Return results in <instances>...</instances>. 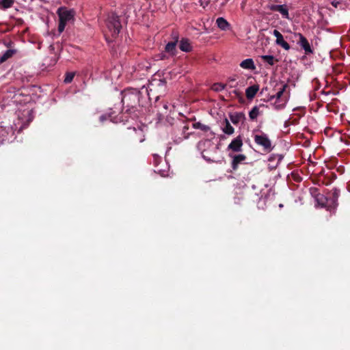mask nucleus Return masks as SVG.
<instances>
[{"mask_svg": "<svg viewBox=\"0 0 350 350\" xmlns=\"http://www.w3.org/2000/svg\"><path fill=\"white\" fill-rule=\"evenodd\" d=\"M193 128L199 129L204 131H208L210 130V128L208 126L204 125L200 122H196L193 124Z\"/></svg>", "mask_w": 350, "mask_h": 350, "instance_id": "nucleus-22", "label": "nucleus"}, {"mask_svg": "<svg viewBox=\"0 0 350 350\" xmlns=\"http://www.w3.org/2000/svg\"><path fill=\"white\" fill-rule=\"evenodd\" d=\"M210 1L211 0H199L200 5L204 8L209 4Z\"/></svg>", "mask_w": 350, "mask_h": 350, "instance_id": "nucleus-27", "label": "nucleus"}, {"mask_svg": "<svg viewBox=\"0 0 350 350\" xmlns=\"http://www.w3.org/2000/svg\"><path fill=\"white\" fill-rule=\"evenodd\" d=\"M259 115V109L258 107L255 106L250 111L249 116L251 120H255L258 116Z\"/></svg>", "mask_w": 350, "mask_h": 350, "instance_id": "nucleus-20", "label": "nucleus"}, {"mask_svg": "<svg viewBox=\"0 0 350 350\" xmlns=\"http://www.w3.org/2000/svg\"><path fill=\"white\" fill-rule=\"evenodd\" d=\"M323 198H323V195H321V196H317V200L318 202H319V203H320V200H321V201H323ZM321 206H324V202H322L321 203Z\"/></svg>", "mask_w": 350, "mask_h": 350, "instance_id": "nucleus-29", "label": "nucleus"}, {"mask_svg": "<svg viewBox=\"0 0 350 350\" xmlns=\"http://www.w3.org/2000/svg\"><path fill=\"white\" fill-rule=\"evenodd\" d=\"M269 9L272 11L280 12L284 17L288 18V10L285 5H271Z\"/></svg>", "mask_w": 350, "mask_h": 350, "instance_id": "nucleus-8", "label": "nucleus"}, {"mask_svg": "<svg viewBox=\"0 0 350 350\" xmlns=\"http://www.w3.org/2000/svg\"><path fill=\"white\" fill-rule=\"evenodd\" d=\"M165 107V109H167V105H165V107Z\"/></svg>", "mask_w": 350, "mask_h": 350, "instance_id": "nucleus-37", "label": "nucleus"}, {"mask_svg": "<svg viewBox=\"0 0 350 350\" xmlns=\"http://www.w3.org/2000/svg\"><path fill=\"white\" fill-rule=\"evenodd\" d=\"M216 23L218 27L221 30H226L230 27L228 22L222 17L218 18Z\"/></svg>", "mask_w": 350, "mask_h": 350, "instance_id": "nucleus-13", "label": "nucleus"}, {"mask_svg": "<svg viewBox=\"0 0 350 350\" xmlns=\"http://www.w3.org/2000/svg\"><path fill=\"white\" fill-rule=\"evenodd\" d=\"M176 42L177 40L175 42H168L165 48V51L167 53H174V51H175L176 49Z\"/></svg>", "mask_w": 350, "mask_h": 350, "instance_id": "nucleus-19", "label": "nucleus"}, {"mask_svg": "<svg viewBox=\"0 0 350 350\" xmlns=\"http://www.w3.org/2000/svg\"><path fill=\"white\" fill-rule=\"evenodd\" d=\"M261 58L271 66L274 64L275 61H278L277 59H275L273 55H262Z\"/></svg>", "mask_w": 350, "mask_h": 350, "instance_id": "nucleus-21", "label": "nucleus"}, {"mask_svg": "<svg viewBox=\"0 0 350 350\" xmlns=\"http://www.w3.org/2000/svg\"><path fill=\"white\" fill-rule=\"evenodd\" d=\"M144 139H139V142H144Z\"/></svg>", "mask_w": 350, "mask_h": 350, "instance_id": "nucleus-36", "label": "nucleus"}, {"mask_svg": "<svg viewBox=\"0 0 350 350\" xmlns=\"http://www.w3.org/2000/svg\"><path fill=\"white\" fill-rule=\"evenodd\" d=\"M228 1V0H224V1H222L221 2V5H224V4H225Z\"/></svg>", "mask_w": 350, "mask_h": 350, "instance_id": "nucleus-35", "label": "nucleus"}, {"mask_svg": "<svg viewBox=\"0 0 350 350\" xmlns=\"http://www.w3.org/2000/svg\"><path fill=\"white\" fill-rule=\"evenodd\" d=\"M166 55L163 53L160 55V59H164Z\"/></svg>", "mask_w": 350, "mask_h": 350, "instance_id": "nucleus-31", "label": "nucleus"}, {"mask_svg": "<svg viewBox=\"0 0 350 350\" xmlns=\"http://www.w3.org/2000/svg\"><path fill=\"white\" fill-rule=\"evenodd\" d=\"M224 122L225 126L222 129L223 132L227 135H232L234 133L233 127L230 125L227 118L224 120Z\"/></svg>", "mask_w": 350, "mask_h": 350, "instance_id": "nucleus-15", "label": "nucleus"}, {"mask_svg": "<svg viewBox=\"0 0 350 350\" xmlns=\"http://www.w3.org/2000/svg\"><path fill=\"white\" fill-rule=\"evenodd\" d=\"M3 62H5V61H4V60H3L2 56L1 55V56H0V64H2V63H3Z\"/></svg>", "mask_w": 350, "mask_h": 350, "instance_id": "nucleus-34", "label": "nucleus"}, {"mask_svg": "<svg viewBox=\"0 0 350 350\" xmlns=\"http://www.w3.org/2000/svg\"><path fill=\"white\" fill-rule=\"evenodd\" d=\"M225 87H226L225 84L217 83L213 84L212 89L215 92H219V91L224 90L225 88Z\"/></svg>", "mask_w": 350, "mask_h": 350, "instance_id": "nucleus-25", "label": "nucleus"}, {"mask_svg": "<svg viewBox=\"0 0 350 350\" xmlns=\"http://www.w3.org/2000/svg\"><path fill=\"white\" fill-rule=\"evenodd\" d=\"M245 158L246 157L244 154L235 155L232 162V166L233 170H236L237 168L239 163L243 161L245 159Z\"/></svg>", "mask_w": 350, "mask_h": 350, "instance_id": "nucleus-12", "label": "nucleus"}, {"mask_svg": "<svg viewBox=\"0 0 350 350\" xmlns=\"http://www.w3.org/2000/svg\"><path fill=\"white\" fill-rule=\"evenodd\" d=\"M75 77V73L73 72H67L66 74V77L64 79V82L66 83H70L73 80V78Z\"/></svg>", "mask_w": 350, "mask_h": 350, "instance_id": "nucleus-26", "label": "nucleus"}, {"mask_svg": "<svg viewBox=\"0 0 350 350\" xmlns=\"http://www.w3.org/2000/svg\"><path fill=\"white\" fill-rule=\"evenodd\" d=\"M179 48L184 52H189L191 51V46L188 40L182 39L180 42Z\"/></svg>", "mask_w": 350, "mask_h": 350, "instance_id": "nucleus-11", "label": "nucleus"}, {"mask_svg": "<svg viewBox=\"0 0 350 350\" xmlns=\"http://www.w3.org/2000/svg\"><path fill=\"white\" fill-rule=\"evenodd\" d=\"M15 2V0H1L0 1L1 9L5 10L12 8Z\"/></svg>", "mask_w": 350, "mask_h": 350, "instance_id": "nucleus-16", "label": "nucleus"}, {"mask_svg": "<svg viewBox=\"0 0 350 350\" xmlns=\"http://www.w3.org/2000/svg\"><path fill=\"white\" fill-rule=\"evenodd\" d=\"M57 14L59 16L58 31L62 33L65 29L66 23L73 19L74 12L65 7L58 8Z\"/></svg>", "mask_w": 350, "mask_h": 350, "instance_id": "nucleus-2", "label": "nucleus"}, {"mask_svg": "<svg viewBox=\"0 0 350 350\" xmlns=\"http://www.w3.org/2000/svg\"><path fill=\"white\" fill-rule=\"evenodd\" d=\"M287 87H288L287 84L283 85L282 88L278 92L276 95L271 96V98L275 97L277 99H280Z\"/></svg>", "mask_w": 350, "mask_h": 350, "instance_id": "nucleus-24", "label": "nucleus"}, {"mask_svg": "<svg viewBox=\"0 0 350 350\" xmlns=\"http://www.w3.org/2000/svg\"><path fill=\"white\" fill-rule=\"evenodd\" d=\"M151 89L149 87L144 85L140 90L135 88H128L122 92V103L125 111L122 112L118 120L122 122H129V118L135 120L137 118L135 107L137 103H140L142 107L146 106L147 103L144 100V95H146L148 103L151 105V98L150 92Z\"/></svg>", "mask_w": 350, "mask_h": 350, "instance_id": "nucleus-1", "label": "nucleus"}, {"mask_svg": "<svg viewBox=\"0 0 350 350\" xmlns=\"http://www.w3.org/2000/svg\"><path fill=\"white\" fill-rule=\"evenodd\" d=\"M254 140L256 144L262 146L265 150H271V143L269 138L265 135H256L254 137Z\"/></svg>", "mask_w": 350, "mask_h": 350, "instance_id": "nucleus-4", "label": "nucleus"}, {"mask_svg": "<svg viewBox=\"0 0 350 350\" xmlns=\"http://www.w3.org/2000/svg\"><path fill=\"white\" fill-rule=\"evenodd\" d=\"M240 66L242 68H245V69H252V70L255 69V66H254V62L252 59H247L243 60L241 63Z\"/></svg>", "mask_w": 350, "mask_h": 350, "instance_id": "nucleus-14", "label": "nucleus"}, {"mask_svg": "<svg viewBox=\"0 0 350 350\" xmlns=\"http://www.w3.org/2000/svg\"><path fill=\"white\" fill-rule=\"evenodd\" d=\"M230 118L233 124H238L239 121L244 118V114L242 113H239L230 115Z\"/></svg>", "mask_w": 350, "mask_h": 350, "instance_id": "nucleus-18", "label": "nucleus"}, {"mask_svg": "<svg viewBox=\"0 0 350 350\" xmlns=\"http://www.w3.org/2000/svg\"><path fill=\"white\" fill-rule=\"evenodd\" d=\"M273 35L276 37V44L281 46L285 50L290 49V45L284 40L283 36L278 31H273Z\"/></svg>", "mask_w": 350, "mask_h": 350, "instance_id": "nucleus-6", "label": "nucleus"}, {"mask_svg": "<svg viewBox=\"0 0 350 350\" xmlns=\"http://www.w3.org/2000/svg\"><path fill=\"white\" fill-rule=\"evenodd\" d=\"M128 130L130 132V135H134L135 137H140L142 135L143 130H136L135 128H128Z\"/></svg>", "mask_w": 350, "mask_h": 350, "instance_id": "nucleus-23", "label": "nucleus"}, {"mask_svg": "<svg viewBox=\"0 0 350 350\" xmlns=\"http://www.w3.org/2000/svg\"><path fill=\"white\" fill-rule=\"evenodd\" d=\"M17 53V50L13 49H9L5 53L1 55L3 60L5 62L7 61L8 59L11 58L14 55H15Z\"/></svg>", "mask_w": 350, "mask_h": 350, "instance_id": "nucleus-17", "label": "nucleus"}, {"mask_svg": "<svg viewBox=\"0 0 350 350\" xmlns=\"http://www.w3.org/2000/svg\"><path fill=\"white\" fill-rule=\"evenodd\" d=\"M105 119H106V118H105V116H101L100 117V121H103V120H105Z\"/></svg>", "mask_w": 350, "mask_h": 350, "instance_id": "nucleus-33", "label": "nucleus"}, {"mask_svg": "<svg viewBox=\"0 0 350 350\" xmlns=\"http://www.w3.org/2000/svg\"><path fill=\"white\" fill-rule=\"evenodd\" d=\"M163 115H161V114L159 113V114H158V120H159V121L161 120H162V118H163Z\"/></svg>", "mask_w": 350, "mask_h": 350, "instance_id": "nucleus-32", "label": "nucleus"}, {"mask_svg": "<svg viewBox=\"0 0 350 350\" xmlns=\"http://www.w3.org/2000/svg\"><path fill=\"white\" fill-rule=\"evenodd\" d=\"M243 142L241 136H238L228 145V149L234 152H239L241 150Z\"/></svg>", "mask_w": 350, "mask_h": 350, "instance_id": "nucleus-7", "label": "nucleus"}, {"mask_svg": "<svg viewBox=\"0 0 350 350\" xmlns=\"http://www.w3.org/2000/svg\"><path fill=\"white\" fill-rule=\"evenodd\" d=\"M258 90H259V88H258V85H254L249 87L248 88H247L246 92H245L246 97L248 99H252L255 96V95L257 93V92L258 91Z\"/></svg>", "mask_w": 350, "mask_h": 350, "instance_id": "nucleus-10", "label": "nucleus"}, {"mask_svg": "<svg viewBox=\"0 0 350 350\" xmlns=\"http://www.w3.org/2000/svg\"><path fill=\"white\" fill-rule=\"evenodd\" d=\"M154 86H157L159 92H163L166 88V77H163L159 79L154 77Z\"/></svg>", "mask_w": 350, "mask_h": 350, "instance_id": "nucleus-9", "label": "nucleus"}, {"mask_svg": "<svg viewBox=\"0 0 350 350\" xmlns=\"http://www.w3.org/2000/svg\"><path fill=\"white\" fill-rule=\"evenodd\" d=\"M5 45L11 49L12 46L14 45V42L12 41H9L8 42H5Z\"/></svg>", "mask_w": 350, "mask_h": 350, "instance_id": "nucleus-30", "label": "nucleus"}, {"mask_svg": "<svg viewBox=\"0 0 350 350\" xmlns=\"http://www.w3.org/2000/svg\"><path fill=\"white\" fill-rule=\"evenodd\" d=\"M296 37L299 38L298 43L300 44V46L304 49L305 51V53L306 54L308 53H312L313 51L310 47V45L307 40V39L301 33H296L295 35Z\"/></svg>", "mask_w": 350, "mask_h": 350, "instance_id": "nucleus-5", "label": "nucleus"}, {"mask_svg": "<svg viewBox=\"0 0 350 350\" xmlns=\"http://www.w3.org/2000/svg\"><path fill=\"white\" fill-rule=\"evenodd\" d=\"M163 77H165L164 73H160L158 72L154 74V77H156L157 79H159L160 78H163Z\"/></svg>", "mask_w": 350, "mask_h": 350, "instance_id": "nucleus-28", "label": "nucleus"}, {"mask_svg": "<svg viewBox=\"0 0 350 350\" xmlns=\"http://www.w3.org/2000/svg\"><path fill=\"white\" fill-rule=\"evenodd\" d=\"M106 25L113 38H116L119 34L122 28L119 16L114 13H111L108 15L106 20Z\"/></svg>", "mask_w": 350, "mask_h": 350, "instance_id": "nucleus-3", "label": "nucleus"}]
</instances>
